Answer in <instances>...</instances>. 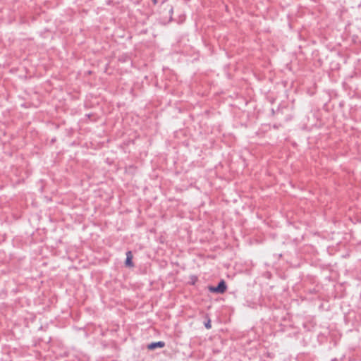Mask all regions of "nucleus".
<instances>
[{"mask_svg":"<svg viewBox=\"0 0 361 361\" xmlns=\"http://www.w3.org/2000/svg\"><path fill=\"white\" fill-rule=\"evenodd\" d=\"M132 258H133V255H132L131 252L130 251L127 252L126 259V265L127 267L133 266Z\"/></svg>","mask_w":361,"mask_h":361,"instance_id":"obj_3","label":"nucleus"},{"mask_svg":"<svg viewBox=\"0 0 361 361\" xmlns=\"http://www.w3.org/2000/svg\"><path fill=\"white\" fill-rule=\"evenodd\" d=\"M153 1H154V4H156V3H157V0H153Z\"/></svg>","mask_w":361,"mask_h":361,"instance_id":"obj_5","label":"nucleus"},{"mask_svg":"<svg viewBox=\"0 0 361 361\" xmlns=\"http://www.w3.org/2000/svg\"><path fill=\"white\" fill-rule=\"evenodd\" d=\"M165 345L164 342L163 341H158L152 343L149 345H148V348L149 350H154L157 348H163Z\"/></svg>","mask_w":361,"mask_h":361,"instance_id":"obj_2","label":"nucleus"},{"mask_svg":"<svg viewBox=\"0 0 361 361\" xmlns=\"http://www.w3.org/2000/svg\"><path fill=\"white\" fill-rule=\"evenodd\" d=\"M226 289V285L224 281L219 282V285L216 287L210 288V290L212 292L223 293L225 292Z\"/></svg>","mask_w":361,"mask_h":361,"instance_id":"obj_1","label":"nucleus"},{"mask_svg":"<svg viewBox=\"0 0 361 361\" xmlns=\"http://www.w3.org/2000/svg\"><path fill=\"white\" fill-rule=\"evenodd\" d=\"M204 326L207 329H209L211 328V322L210 320H208L207 322H206L204 324Z\"/></svg>","mask_w":361,"mask_h":361,"instance_id":"obj_4","label":"nucleus"}]
</instances>
